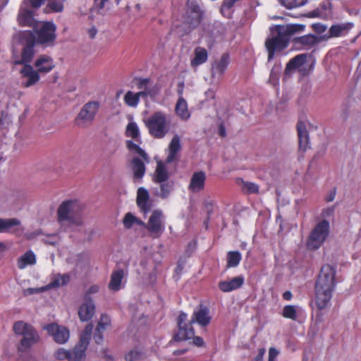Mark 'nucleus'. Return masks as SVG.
I'll use <instances>...</instances> for the list:
<instances>
[{
	"mask_svg": "<svg viewBox=\"0 0 361 361\" xmlns=\"http://www.w3.org/2000/svg\"><path fill=\"white\" fill-rule=\"evenodd\" d=\"M266 350L264 348H259L258 350V353L255 357V361H263L264 355L265 354Z\"/></svg>",
	"mask_w": 361,
	"mask_h": 361,
	"instance_id": "nucleus-59",
	"label": "nucleus"
},
{
	"mask_svg": "<svg viewBox=\"0 0 361 361\" xmlns=\"http://www.w3.org/2000/svg\"><path fill=\"white\" fill-rule=\"evenodd\" d=\"M102 330L98 327L96 328L94 334V340L97 344H100L103 341V331Z\"/></svg>",
	"mask_w": 361,
	"mask_h": 361,
	"instance_id": "nucleus-56",
	"label": "nucleus"
},
{
	"mask_svg": "<svg viewBox=\"0 0 361 361\" xmlns=\"http://www.w3.org/2000/svg\"><path fill=\"white\" fill-rule=\"evenodd\" d=\"M123 100L126 104L130 107H136L140 102L137 94L132 91L126 93Z\"/></svg>",
	"mask_w": 361,
	"mask_h": 361,
	"instance_id": "nucleus-40",
	"label": "nucleus"
},
{
	"mask_svg": "<svg viewBox=\"0 0 361 361\" xmlns=\"http://www.w3.org/2000/svg\"><path fill=\"white\" fill-rule=\"evenodd\" d=\"M47 8H49L51 12L59 13L63 10V4L56 0H51L48 3Z\"/></svg>",
	"mask_w": 361,
	"mask_h": 361,
	"instance_id": "nucleus-47",
	"label": "nucleus"
},
{
	"mask_svg": "<svg viewBox=\"0 0 361 361\" xmlns=\"http://www.w3.org/2000/svg\"><path fill=\"white\" fill-rule=\"evenodd\" d=\"M13 329L16 334L23 336L18 345L19 352H27L32 346L39 343L40 340L39 335L35 328L23 321L15 322Z\"/></svg>",
	"mask_w": 361,
	"mask_h": 361,
	"instance_id": "nucleus-4",
	"label": "nucleus"
},
{
	"mask_svg": "<svg viewBox=\"0 0 361 361\" xmlns=\"http://www.w3.org/2000/svg\"><path fill=\"white\" fill-rule=\"evenodd\" d=\"M145 126L154 138H164L170 130L171 121L166 113L156 111L144 120Z\"/></svg>",
	"mask_w": 361,
	"mask_h": 361,
	"instance_id": "nucleus-2",
	"label": "nucleus"
},
{
	"mask_svg": "<svg viewBox=\"0 0 361 361\" xmlns=\"http://www.w3.org/2000/svg\"><path fill=\"white\" fill-rule=\"evenodd\" d=\"M188 320V314L181 312L177 318V324L178 327V333L174 336L176 341H186L194 337L195 330L192 327V321Z\"/></svg>",
	"mask_w": 361,
	"mask_h": 361,
	"instance_id": "nucleus-11",
	"label": "nucleus"
},
{
	"mask_svg": "<svg viewBox=\"0 0 361 361\" xmlns=\"http://www.w3.org/2000/svg\"><path fill=\"white\" fill-rule=\"evenodd\" d=\"M142 358V353L137 350H132L125 355L126 361H139Z\"/></svg>",
	"mask_w": 361,
	"mask_h": 361,
	"instance_id": "nucleus-48",
	"label": "nucleus"
},
{
	"mask_svg": "<svg viewBox=\"0 0 361 361\" xmlns=\"http://www.w3.org/2000/svg\"><path fill=\"white\" fill-rule=\"evenodd\" d=\"M181 149L180 140L178 135H176L171 140L168 150L169 154L166 157V163H172L178 159V154Z\"/></svg>",
	"mask_w": 361,
	"mask_h": 361,
	"instance_id": "nucleus-25",
	"label": "nucleus"
},
{
	"mask_svg": "<svg viewBox=\"0 0 361 361\" xmlns=\"http://www.w3.org/2000/svg\"><path fill=\"white\" fill-rule=\"evenodd\" d=\"M212 317L209 315V309L202 304L197 306L193 312L191 321L197 323L200 326L205 327L211 322Z\"/></svg>",
	"mask_w": 361,
	"mask_h": 361,
	"instance_id": "nucleus-15",
	"label": "nucleus"
},
{
	"mask_svg": "<svg viewBox=\"0 0 361 361\" xmlns=\"http://www.w3.org/2000/svg\"><path fill=\"white\" fill-rule=\"evenodd\" d=\"M334 208H327V209H324L322 211V215L324 216H329L332 215L334 214Z\"/></svg>",
	"mask_w": 361,
	"mask_h": 361,
	"instance_id": "nucleus-64",
	"label": "nucleus"
},
{
	"mask_svg": "<svg viewBox=\"0 0 361 361\" xmlns=\"http://www.w3.org/2000/svg\"><path fill=\"white\" fill-rule=\"evenodd\" d=\"M242 259V255L239 251H228L226 254V268L237 267Z\"/></svg>",
	"mask_w": 361,
	"mask_h": 361,
	"instance_id": "nucleus-36",
	"label": "nucleus"
},
{
	"mask_svg": "<svg viewBox=\"0 0 361 361\" xmlns=\"http://www.w3.org/2000/svg\"><path fill=\"white\" fill-rule=\"evenodd\" d=\"M132 169L135 178L140 179L145 173V166L143 161L137 157L132 160Z\"/></svg>",
	"mask_w": 361,
	"mask_h": 361,
	"instance_id": "nucleus-35",
	"label": "nucleus"
},
{
	"mask_svg": "<svg viewBox=\"0 0 361 361\" xmlns=\"http://www.w3.org/2000/svg\"><path fill=\"white\" fill-rule=\"evenodd\" d=\"M284 318L296 320L298 317L297 309L295 305H288L284 306L282 312Z\"/></svg>",
	"mask_w": 361,
	"mask_h": 361,
	"instance_id": "nucleus-38",
	"label": "nucleus"
},
{
	"mask_svg": "<svg viewBox=\"0 0 361 361\" xmlns=\"http://www.w3.org/2000/svg\"><path fill=\"white\" fill-rule=\"evenodd\" d=\"M290 38L279 30L275 36L268 37L265 41V47L268 52L267 61H271L275 56L286 49L289 44Z\"/></svg>",
	"mask_w": 361,
	"mask_h": 361,
	"instance_id": "nucleus-9",
	"label": "nucleus"
},
{
	"mask_svg": "<svg viewBox=\"0 0 361 361\" xmlns=\"http://www.w3.org/2000/svg\"><path fill=\"white\" fill-rule=\"evenodd\" d=\"M85 302L80 305L78 310V316L82 322L90 320L95 312V305L93 300H84Z\"/></svg>",
	"mask_w": 361,
	"mask_h": 361,
	"instance_id": "nucleus-23",
	"label": "nucleus"
},
{
	"mask_svg": "<svg viewBox=\"0 0 361 361\" xmlns=\"http://www.w3.org/2000/svg\"><path fill=\"white\" fill-rule=\"evenodd\" d=\"M71 280L70 276L68 274H58L54 276V278L51 280V281L46 285L45 286H43L40 288L33 289L30 288V293H39L46 291L48 290H50L51 288H58L59 286H66Z\"/></svg>",
	"mask_w": 361,
	"mask_h": 361,
	"instance_id": "nucleus-16",
	"label": "nucleus"
},
{
	"mask_svg": "<svg viewBox=\"0 0 361 361\" xmlns=\"http://www.w3.org/2000/svg\"><path fill=\"white\" fill-rule=\"evenodd\" d=\"M238 0H224L220 11L224 16L229 18L230 10Z\"/></svg>",
	"mask_w": 361,
	"mask_h": 361,
	"instance_id": "nucleus-43",
	"label": "nucleus"
},
{
	"mask_svg": "<svg viewBox=\"0 0 361 361\" xmlns=\"http://www.w3.org/2000/svg\"><path fill=\"white\" fill-rule=\"evenodd\" d=\"M140 90V92L135 93L139 100L140 97H153L157 93V89L155 87H152V89Z\"/></svg>",
	"mask_w": 361,
	"mask_h": 361,
	"instance_id": "nucleus-50",
	"label": "nucleus"
},
{
	"mask_svg": "<svg viewBox=\"0 0 361 361\" xmlns=\"http://www.w3.org/2000/svg\"><path fill=\"white\" fill-rule=\"evenodd\" d=\"M86 348L75 345L71 352V357L70 361H84L85 357Z\"/></svg>",
	"mask_w": 361,
	"mask_h": 361,
	"instance_id": "nucleus-37",
	"label": "nucleus"
},
{
	"mask_svg": "<svg viewBox=\"0 0 361 361\" xmlns=\"http://www.w3.org/2000/svg\"><path fill=\"white\" fill-rule=\"evenodd\" d=\"M279 355V351L275 348H270L269 350V359L268 361H275Z\"/></svg>",
	"mask_w": 361,
	"mask_h": 361,
	"instance_id": "nucleus-57",
	"label": "nucleus"
},
{
	"mask_svg": "<svg viewBox=\"0 0 361 361\" xmlns=\"http://www.w3.org/2000/svg\"><path fill=\"white\" fill-rule=\"evenodd\" d=\"M293 41L295 45L300 46V48H310L319 42V38L315 35L310 34L295 37Z\"/></svg>",
	"mask_w": 361,
	"mask_h": 361,
	"instance_id": "nucleus-30",
	"label": "nucleus"
},
{
	"mask_svg": "<svg viewBox=\"0 0 361 361\" xmlns=\"http://www.w3.org/2000/svg\"><path fill=\"white\" fill-rule=\"evenodd\" d=\"M136 202L140 211L145 214H147L150 211L152 204L149 202V192L145 188H138Z\"/></svg>",
	"mask_w": 361,
	"mask_h": 361,
	"instance_id": "nucleus-22",
	"label": "nucleus"
},
{
	"mask_svg": "<svg viewBox=\"0 0 361 361\" xmlns=\"http://www.w3.org/2000/svg\"><path fill=\"white\" fill-rule=\"evenodd\" d=\"M126 147L130 151H135L140 157L146 159L147 155L145 150H143L138 145L134 143L132 140L126 141Z\"/></svg>",
	"mask_w": 361,
	"mask_h": 361,
	"instance_id": "nucleus-44",
	"label": "nucleus"
},
{
	"mask_svg": "<svg viewBox=\"0 0 361 361\" xmlns=\"http://www.w3.org/2000/svg\"><path fill=\"white\" fill-rule=\"evenodd\" d=\"M81 210V206L77 200H65L58 207L57 220L61 224L68 222L79 226L82 224Z\"/></svg>",
	"mask_w": 361,
	"mask_h": 361,
	"instance_id": "nucleus-3",
	"label": "nucleus"
},
{
	"mask_svg": "<svg viewBox=\"0 0 361 361\" xmlns=\"http://www.w3.org/2000/svg\"><path fill=\"white\" fill-rule=\"evenodd\" d=\"M244 188L247 190L248 193H258L259 192V186L253 183L245 182L243 185Z\"/></svg>",
	"mask_w": 361,
	"mask_h": 361,
	"instance_id": "nucleus-53",
	"label": "nucleus"
},
{
	"mask_svg": "<svg viewBox=\"0 0 361 361\" xmlns=\"http://www.w3.org/2000/svg\"><path fill=\"white\" fill-rule=\"evenodd\" d=\"M100 106L98 101H89L85 104L75 118V126L80 128H85L91 126Z\"/></svg>",
	"mask_w": 361,
	"mask_h": 361,
	"instance_id": "nucleus-6",
	"label": "nucleus"
},
{
	"mask_svg": "<svg viewBox=\"0 0 361 361\" xmlns=\"http://www.w3.org/2000/svg\"><path fill=\"white\" fill-rule=\"evenodd\" d=\"M92 329H93V324H88L85 329L83 330V331L82 333L86 334V335H89V336H91L92 334Z\"/></svg>",
	"mask_w": 361,
	"mask_h": 361,
	"instance_id": "nucleus-62",
	"label": "nucleus"
},
{
	"mask_svg": "<svg viewBox=\"0 0 361 361\" xmlns=\"http://www.w3.org/2000/svg\"><path fill=\"white\" fill-rule=\"evenodd\" d=\"M91 336L86 335L83 333L81 334L79 343L76 345L80 347H84V348H87L89 345V341L90 339Z\"/></svg>",
	"mask_w": 361,
	"mask_h": 361,
	"instance_id": "nucleus-55",
	"label": "nucleus"
},
{
	"mask_svg": "<svg viewBox=\"0 0 361 361\" xmlns=\"http://www.w3.org/2000/svg\"><path fill=\"white\" fill-rule=\"evenodd\" d=\"M208 59V52L207 49L202 47H197L194 50V57L191 60L190 65L192 67H197L204 63Z\"/></svg>",
	"mask_w": 361,
	"mask_h": 361,
	"instance_id": "nucleus-31",
	"label": "nucleus"
},
{
	"mask_svg": "<svg viewBox=\"0 0 361 361\" xmlns=\"http://www.w3.org/2000/svg\"><path fill=\"white\" fill-rule=\"evenodd\" d=\"M35 263V255L32 251L28 250L18 259L17 266L18 269H24L26 267L33 265Z\"/></svg>",
	"mask_w": 361,
	"mask_h": 361,
	"instance_id": "nucleus-33",
	"label": "nucleus"
},
{
	"mask_svg": "<svg viewBox=\"0 0 361 361\" xmlns=\"http://www.w3.org/2000/svg\"><path fill=\"white\" fill-rule=\"evenodd\" d=\"M146 228L153 238H159L164 231L163 213L161 210H154L147 223Z\"/></svg>",
	"mask_w": 361,
	"mask_h": 361,
	"instance_id": "nucleus-12",
	"label": "nucleus"
},
{
	"mask_svg": "<svg viewBox=\"0 0 361 361\" xmlns=\"http://www.w3.org/2000/svg\"><path fill=\"white\" fill-rule=\"evenodd\" d=\"M21 225V221L16 218L0 219V233H8L16 234L20 231L18 227Z\"/></svg>",
	"mask_w": 361,
	"mask_h": 361,
	"instance_id": "nucleus-21",
	"label": "nucleus"
},
{
	"mask_svg": "<svg viewBox=\"0 0 361 361\" xmlns=\"http://www.w3.org/2000/svg\"><path fill=\"white\" fill-rule=\"evenodd\" d=\"M21 78L24 80L22 86L25 88L36 85L40 80V73L30 64L23 65L20 71Z\"/></svg>",
	"mask_w": 361,
	"mask_h": 361,
	"instance_id": "nucleus-13",
	"label": "nucleus"
},
{
	"mask_svg": "<svg viewBox=\"0 0 361 361\" xmlns=\"http://www.w3.org/2000/svg\"><path fill=\"white\" fill-rule=\"evenodd\" d=\"M134 80L135 81V85L138 90L150 89L148 87L150 82L149 78H135Z\"/></svg>",
	"mask_w": 361,
	"mask_h": 361,
	"instance_id": "nucleus-49",
	"label": "nucleus"
},
{
	"mask_svg": "<svg viewBox=\"0 0 361 361\" xmlns=\"http://www.w3.org/2000/svg\"><path fill=\"white\" fill-rule=\"evenodd\" d=\"M135 216L130 212L127 213L123 220L126 228H130L135 224Z\"/></svg>",
	"mask_w": 361,
	"mask_h": 361,
	"instance_id": "nucleus-52",
	"label": "nucleus"
},
{
	"mask_svg": "<svg viewBox=\"0 0 361 361\" xmlns=\"http://www.w3.org/2000/svg\"><path fill=\"white\" fill-rule=\"evenodd\" d=\"M353 26L354 25L353 23L333 25L330 27L329 30V37H338L346 35Z\"/></svg>",
	"mask_w": 361,
	"mask_h": 361,
	"instance_id": "nucleus-27",
	"label": "nucleus"
},
{
	"mask_svg": "<svg viewBox=\"0 0 361 361\" xmlns=\"http://www.w3.org/2000/svg\"><path fill=\"white\" fill-rule=\"evenodd\" d=\"M175 111L177 116L182 120H188L190 118V114L188 109V104L183 97H180L178 99Z\"/></svg>",
	"mask_w": 361,
	"mask_h": 361,
	"instance_id": "nucleus-34",
	"label": "nucleus"
},
{
	"mask_svg": "<svg viewBox=\"0 0 361 361\" xmlns=\"http://www.w3.org/2000/svg\"><path fill=\"white\" fill-rule=\"evenodd\" d=\"M34 66L40 74H47L51 72L55 67L54 59L47 54L39 56Z\"/></svg>",
	"mask_w": 361,
	"mask_h": 361,
	"instance_id": "nucleus-17",
	"label": "nucleus"
},
{
	"mask_svg": "<svg viewBox=\"0 0 361 361\" xmlns=\"http://www.w3.org/2000/svg\"><path fill=\"white\" fill-rule=\"evenodd\" d=\"M99 290V286L98 285H92L89 289L86 291L84 295V300L88 299L90 300H93L91 298V295L94 293H97Z\"/></svg>",
	"mask_w": 361,
	"mask_h": 361,
	"instance_id": "nucleus-54",
	"label": "nucleus"
},
{
	"mask_svg": "<svg viewBox=\"0 0 361 361\" xmlns=\"http://www.w3.org/2000/svg\"><path fill=\"white\" fill-rule=\"evenodd\" d=\"M18 21L21 26L35 27L34 12L28 9H21L18 16Z\"/></svg>",
	"mask_w": 361,
	"mask_h": 361,
	"instance_id": "nucleus-28",
	"label": "nucleus"
},
{
	"mask_svg": "<svg viewBox=\"0 0 361 361\" xmlns=\"http://www.w3.org/2000/svg\"><path fill=\"white\" fill-rule=\"evenodd\" d=\"M230 63V56L228 53H224L219 59L216 60L212 64V76H221L226 71Z\"/></svg>",
	"mask_w": 361,
	"mask_h": 361,
	"instance_id": "nucleus-19",
	"label": "nucleus"
},
{
	"mask_svg": "<svg viewBox=\"0 0 361 361\" xmlns=\"http://www.w3.org/2000/svg\"><path fill=\"white\" fill-rule=\"evenodd\" d=\"M193 339V343L198 347H201L204 345V340L200 336H195L194 335V337L192 338Z\"/></svg>",
	"mask_w": 361,
	"mask_h": 361,
	"instance_id": "nucleus-61",
	"label": "nucleus"
},
{
	"mask_svg": "<svg viewBox=\"0 0 361 361\" xmlns=\"http://www.w3.org/2000/svg\"><path fill=\"white\" fill-rule=\"evenodd\" d=\"M204 16L200 6V0H188L185 13L183 16L184 23L192 30L200 25Z\"/></svg>",
	"mask_w": 361,
	"mask_h": 361,
	"instance_id": "nucleus-8",
	"label": "nucleus"
},
{
	"mask_svg": "<svg viewBox=\"0 0 361 361\" xmlns=\"http://www.w3.org/2000/svg\"><path fill=\"white\" fill-rule=\"evenodd\" d=\"M307 59V54H300L294 56L287 63L284 74L288 75L292 71L303 66L306 63Z\"/></svg>",
	"mask_w": 361,
	"mask_h": 361,
	"instance_id": "nucleus-26",
	"label": "nucleus"
},
{
	"mask_svg": "<svg viewBox=\"0 0 361 361\" xmlns=\"http://www.w3.org/2000/svg\"><path fill=\"white\" fill-rule=\"evenodd\" d=\"M54 355L57 360H63L67 359L70 361V358L71 357V352L60 348L54 352Z\"/></svg>",
	"mask_w": 361,
	"mask_h": 361,
	"instance_id": "nucleus-46",
	"label": "nucleus"
},
{
	"mask_svg": "<svg viewBox=\"0 0 361 361\" xmlns=\"http://www.w3.org/2000/svg\"><path fill=\"white\" fill-rule=\"evenodd\" d=\"M33 8H39L44 2V0H27Z\"/></svg>",
	"mask_w": 361,
	"mask_h": 361,
	"instance_id": "nucleus-58",
	"label": "nucleus"
},
{
	"mask_svg": "<svg viewBox=\"0 0 361 361\" xmlns=\"http://www.w3.org/2000/svg\"><path fill=\"white\" fill-rule=\"evenodd\" d=\"M281 4L287 8H293L303 6L307 0H279Z\"/></svg>",
	"mask_w": 361,
	"mask_h": 361,
	"instance_id": "nucleus-45",
	"label": "nucleus"
},
{
	"mask_svg": "<svg viewBox=\"0 0 361 361\" xmlns=\"http://www.w3.org/2000/svg\"><path fill=\"white\" fill-rule=\"evenodd\" d=\"M305 25L301 24H293L287 25L282 33L286 35L287 37L290 38V35L296 33L302 32L305 30Z\"/></svg>",
	"mask_w": 361,
	"mask_h": 361,
	"instance_id": "nucleus-39",
	"label": "nucleus"
},
{
	"mask_svg": "<svg viewBox=\"0 0 361 361\" xmlns=\"http://www.w3.org/2000/svg\"><path fill=\"white\" fill-rule=\"evenodd\" d=\"M245 278L240 275L230 280L221 281L218 283L219 290L224 293L231 292L240 288L244 283Z\"/></svg>",
	"mask_w": 361,
	"mask_h": 361,
	"instance_id": "nucleus-18",
	"label": "nucleus"
},
{
	"mask_svg": "<svg viewBox=\"0 0 361 361\" xmlns=\"http://www.w3.org/2000/svg\"><path fill=\"white\" fill-rule=\"evenodd\" d=\"M124 277V271L122 269L115 270L111 275L108 288L114 292L118 291L121 288V282Z\"/></svg>",
	"mask_w": 361,
	"mask_h": 361,
	"instance_id": "nucleus-29",
	"label": "nucleus"
},
{
	"mask_svg": "<svg viewBox=\"0 0 361 361\" xmlns=\"http://www.w3.org/2000/svg\"><path fill=\"white\" fill-rule=\"evenodd\" d=\"M111 325V319L106 314H102L97 327L105 330L106 327Z\"/></svg>",
	"mask_w": 361,
	"mask_h": 361,
	"instance_id": "nucleus-51",
	"label": "nucleus"
},
{
	"mask_svg": "<svg viewBox=\"0 0 361 361\" xmlns=\"http://www.w3.org/2000/svg\"><path fill=\"white\" fill-rule=\"evenodd\" d=\"M206 181V174L200 171L195 172L190 179L188 190L192 192H199L204 190Z\"/></svg>",
	"mask_w": 361,
	"mask_h": 361,
	"instance_id": "nucleus-20",
	"label": "nucleus"
},
{
	"mask_svg": "<svg viewBox=\"0 0 361 361\" xmlns=\"http://www.w3.org/2000/svg\"><path fill=\"white\" fill-rule=\"evenodd\" d=\"M44 329L58 343H65L69 338V330L64 326H61L55 323H52L47 325Z\"/></svg>",
	"mask_w": 361,
	"mask_h": 361,
	"instance_id": "nucleus-14",
	"label": "nucleus"
},
{
	"mask_svg": "<svg viewBox=\"0 0 361 361\" xmlns=\"http://www.w3.org/2000/svg\"><path fill=\"white\" fill-rule=\"evenodd\" d=\"M336 195V188H334L326 196V197H325L326 202H330L333 201L335 199Z\"/></svg>",
	"mask_w": 361,
	"mask_h": 361,
	"instance_id": "nucleus-60",
	"label": "nucleus"
},
{
	"mask_svg": "<svg viewBox=\"0 0 361 361\" xmlns=\"http://www.w3.org/2000/svg\"><path fill=\"white\" fill-rule=\"evenodd\" d=\"M336 269L330 264L322 267L314 283L315 303L317 307L322 310L330 302L335 290Z\"/></svg>",
	"mask_w": 361,
	"mask_h": 361,
	"instance_id": "nucleus-1",
	"label": "nucleus"
},
{
	"mask_svg": "<svg viewBox=\"0 0 361 361\" xmlns=\"http://www.w3.org/2000/svg\"><path fill=\"white\" fill-rule=\"evenodd\" d=\"M283 298L285 300H287V301H290L292 300L293 298V294L291 293V291L290 290H286L283 293Z\"/></svg>",
	"mask_w": 361,
	"mask_h": 361,
	"instance_id": "nucleus-63",
	"label": "nucleus"
},
{
	"mask_svg": "<svg viewBox=\"0 0 361 361\" xmlns=\"http://www.w3.org/2000/svg\"><path fill=\"white\" fill-rule=\"evenodd\" d=\"M329 222L323 219L319 221L310 232L306 243L310 250H317L324 244L329 235Z\"/></svg>",
	"mask_w": 361,
	"mask_h": 361,
	"instance_id": "nucleus-5",
	"label": "nucleus"
},
{
	"mask_svg": "<svg viewBox=\"0 0 361 361\" xmlns=\"http://www.w3.org/2000/svg\"><path fill=\"white\" fill-rule=\"evenodd\" d=\"M159 184H160L159 196L163 199L166 198L169 195L171 191L173 189V181H170V182L166 181V182H163Z\"/></svg>",
	"mask_w": 361,
	"mask_h": 361,
	"instance_id": "nucleus-42",
	"label": "nucleus"
},
{
	"mask_svg": "<svg viewBox=\"0 0 361 361\" xmlns=\"http://www.w3.org/2000/svg\"><path fill=\"white\" fill-rule=\"evenodd\" d=\"M296 128L298 136L299 149L305 152L309 147L310 144L309 133L306 125L303 121H299Z\"/></svg>",
	"mask_w": 361,
	"mask_h": 361,
	"instance_id": "nucleus-24",
	"label": "nucleus"
},
{
	"mask_svg": "<svg viewBox=\"0 0 361 361\" xmlns=\"http://www.w3.org/2000/svg\"><path fill=\"white\" fill-rule=\"evenodd\" d=\"M20 41L23 44L20 60L16 64H29L35 55V46L36 43L35 35L32 31H24L20 33Z\"/></svg>",
	"mask_w": 361,
	"mask_h": 361,
	"instance_id": "nucleus-10",
	"label": "nucleus"
},
{
	"mask_svg": "<svg viewBox=\"0 0 361 361\" xmlns=\"http://www.w3.org/2000/svg\"><path fill=\"white\" fill-rule=\"evenodd\" d=\"M126 135L133 139H137L140 136V131L137 125L135 122H130L126 130Z\"/></svg>",
	"mask_w": 361,
	"mask_h": 361,
	"instance_id": "nucleus-41",
	"label": "nucleus"
},
{
	"mask_svg": "<svg viewBox=\"0 0 361 361\" xmlns=\"http://www.w3.org/2000/svg\"><path fill=\"white\" fill-rule=\"evenodd\" d=\"M56 25L52 21H44L39 27H34L36 43L46 47H52L56 39Z\"/></svg>",
	"mask_w": 361,
	"mask_h": 361,
	"instance_id": "nucleus-7",
	"label": "nucleus"
},
{
	"mask_svg": "<svg viewBox=\"0 0 361 361\" xmlns=\"http://www.w3.org/2000/svg\"><path fill=\"white\" fill-rule=\"evenodd\" d=\"M169 178V172L161 161H159L154 171L153 181L156 183H161L168 181Z\"/></svg>",
	"mask_w": 361,
	"mask_h": 361,
	"instance_id": "nucleus-32",
	"label": "nucleus"
}]
</instances>
